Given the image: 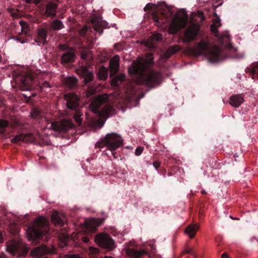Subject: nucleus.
Masks as SVG:
<instances>
[{
    "label": "nucleus",
    "instance_id": "4be33fe9",
    "mask_svg": "<svg viewBox=\"0 0 258 258\" xmlns=\"http://www.w3.org/2000/svg\"><path fill=\"white\" fill-rule=\"evenodd\" d=\"M34 78L31 76H27L21 80V87L22 90H27L30 89L32 86Z\"/></svg>",
    "mask_w": 258,
    "mask_h": 258
},
{
    "label": "nucleus",
    "instance_id": "aec40b11",
    "mask_svg": "<svg viewBox=\"0 0 258 258\" xmlns=\"http://www.w3.org/2000/svg\"><path fill=\"white\" fill-rule=\"evenodd\" d=\"M58 5L52 2L48 3L45 8V14L50 17H54L56 16V10Z\"/></svg>",
    "mask_w": 258,
    "mask_h": 258
},
{
    "label": "nucleus",
    "instance_id": "e2e57ef3",
    "mask_svg": "<svg viewBox=\"0 0 258 258\" xmlns=\"http://www.w3.org/2000/svg\"><path fill=\"white\" fill-rule=\"evenodd\" d=\"M202 192L203 194H204V193H205V191L204 190H203V191H202Z\"/></svg>",
    "mask_w": 258,
    "mask_h": 258
},
{
    "label": "nucleus",
    "instance_id": "37998d69",
    "mask_svg": "<svg viewBox=\"0 0 258 258\" xmlns=\"http://www.w3.org/2000/svg\"><path fill=\"white\" fill-rule=\"evenodd\" d=\"M63 258H83L78 254H69L66 255Z\"/></svg>",
    "mask_w": 258,
    "mask_h": 258
},
{
    "label": "nucleus",
    "instance_id": "b1692460",
    "mask_svg": "<svg viewBox=\"0 0 258 258\" xmlns=\"http://www.w3.org/2000/svg\"><path fill=\"white\" fill-rule=\"evenodd\" d=\"M78 79L74 77H69L64 80L65 85L69 89L75 88L78 85Z\"/></svg>",
    "mask_w": 258,
    "mask_h": 258
},
{
    "label": "nucleus",
    "instance_id": "423d86ee",
    "mask_svg": "<svg viewBox=\"0 0 258 258\" xmlns=\"http://www.w3.org/2000/svg\"><path fill=\"white\" fill-rule=\"evenodd\" d=\"M64 99L67 101V108L74 110V118L75 121L80 125L82 123L83 113L80 109V98L78 95L74 93H69L64 95Z\"/></svg>",
    "mask_w": 258,
    "mask_h": 258
},
{
    "label": "nucleus",
    "instance_id": "412c9836",
    "mask_svg": "<svg viewBox=\"0 0 258 258\" xmlns=\"http://www.w3.org/2000/svg\"><path fill=\"white\" fill-rule=\"evenodd\" d=\"M104 220V218H93L91 220L87 229L91 233L95 232L97 228L103 223Z\"/></svg>",
    "mask_w": 258,
    "mask_h": 258
},
{
    "label": "nucleus",
    "instance_id": "a211bd4d",
    "mask_svg": "<svg viewBox=\"0 0 258 258\" xmlns=\"http://www.w3.org/2000/svg\"><path fill=\"white\" fill-rule=\"evenodd\" d=\"M92 24L94 30L98 32L99 35L103 33V29L108 27V23L103 21L92 20Z\"/></svg>",
    "mask_w": 258,
    "mask_h": 258
},
{
    "label": "nucleus",
    "instance_id": "603ef678",
    "mask_svg": "<svg viewBox=\"0 0 258 258\" xmlns=\"http://www.w3.org/2000/svg\"><path fill=\"white\" fill-rule=\"evenodd\" d=\"M43 0H34V3L35 5H38V4H39Z\"/></svg>",
    "mask_w": 258,
    "mask_h": 258
},
{
    "label": "nucleus",
    "instance_id": "39448f33",
    "mask_svg": "<svg viewBox=\"0 0 258 258\" xmlns=\"http://www.w3.org/2000/svg\"><path fill=\"white\" fill-rule=\"evenodd\" d=\"M80 52L81 57L85 61L86 65L80 66L77 71L79 75L84 78V84H87L93 79V75L89 70V67L92 64L93 56L89 49L86 46L81 48Z\"/></svg>",
    "mask_w": 258,
    "mask_h": 258
},
{
    "label": "nucleus",
    "instance_id": "8fccbe9b",
    "mask_svg": "<svg viewBox=\"0 0 258 258\" xmlns=\"http://www.w3.org/2000/svg\"><path fill=\"white\" fill-rule=\"evenodd\" d=\"M3 241H4V239L3 237V235H2V233L0 232V243H2L3 242Z\"/></svg>",
    "mask_w": 258,
    "mask_h": 258
},
{
    "label": "nucleus",
    "instance_id": "a18cd8bd",
    "mask_svg": "<svg viewBox=\"0 0 258 258\" xmlns=\"http://www.w3.org/2000/svg\"><path fill=\"white\" fill-rule=\"evenodd\" d=\"M160 162L159 161H154L153 163L154 167L157 169L160 166Z\"/></svg>",
    "mask_w": 258,
    "mask_h": 258
},
{
    "label": "nucleus",
    "instance_id": "e433bc0d",
    "mask_svg": "<svg viewBox=\"0 0 258 258\" xmlns=\"http://www.w3.org/2000/svg\"><path fill=\"white\" fill-rule=\"evenodd\" d=\"M119 61V57L118 55L114 56V73L117 70Z\"/></svg>",
    "mask_w": 258,
    "mask_h": 258
},
{
    "label": "nucleus",
    "instance_id": "49530a36",
    "mask_svg": "<svg viewBox=\"0 0 258 258\" xmlns=\"http://www.w3.org/2000/svg\"><path fill=\"white\" fill-rule=\"evenodd\" d=\"M82 240L85 242V243H88L89 241V238L87 237V236H83L82 237Z\"/></svg>",
    "mask_w": 258,
    "mask_h": 258
},
{
    "label": "nucleus",
    "instance_id": "4d7b16f0",
    "mask_svg": "<svg viewBox=\"0 0 258 258\" xmlns=\"http://www.w3.org/2000/svg\"><path fill=\"white\" fill-rule=\"evenodd\" d=\"M148 5L149 4L147 5L146 6V7L144 8V10L145 11H147L149 9Z\"/></svg>",
    "mask_w": 258,
    "mask_h": 258
},
{
    "label": "nucleus",
    "instance_id": "9d476101",
    "mask_svg": "<svg viewBox=\"0 0 258 258\" xmlns=\"http://www.w3.org/2000/svg\"><path fill=\"white\" fill-rule=\"evenodd\" d=\"M94 240L100 247L109 249H112L113 240L106 233H100L96 234L94 238Z\"/></svg>",
    "mask_w": 258,
    "mask_h": 258
},
{
    "label": "nucleus",
    "instance_id": "473e14b6",
    "mask_svg": "<svg viewBox=\"0 0 258 258\" xmlns=\"http://www.w3.org/2000/svg\"><path fill=\"white\" fill-rule=\"evenodd\" d=\"M110 67V83L111 86H113V57L111 58L109 60Z\"/></svg>",
    "mask_w": 258,
    "mask_h": 258
},
{
    "label": "nucleus",
    "instance_id": "4c0bfd02",
    "mask_svg": "<svg viewBox=\"0 0 258 258\" xmlns=\"http://www.w3.org/2000/svg\"><path fill=\"white\" fill-rule=\"evenodd\" d=\"M50 87V84L47 81H44L40 86V88L42 90L46 88H49Z\"/></svg>",
    "mask_w": 258,
    "mask_h": 258
},
{
    "label": "nucleus",
    "instance_id": "dca6fc26",
    "mask_svg": "<svg viewBox=\"0 0 258 258\" xmlns=\"http://www.w3.org/2000/svg\"><path fill=\"white\" fill-rule=\"evenodd\" d=\"M47 30L45 28L38 29L37 37L35 39V41L38 45H44L47 43Z\"/></svg>",
    "mask_w": 258,
    "mask_h": 258
},
{
    "label": "nucleus",
    "instance_id": "052dcab7",
    "mask_svg": "<svg viewBox=\"0 0 258 258\" xmlns=\"http://www.w3.org/2000/svg\"><path fill=\"white\" fill-rule=\"evenodd\" d=\"M27 3L28 4H30L31 3L32 0H26Z\"/></svg>",
    "mask_w": 258,
    "mask_h": 258
},
{
    "label": "nucleus",
    "instance_id": "2eb2a0df",
    "mask_svg": "<svg viewBox=\"0 0 258 258\" xmlns=\"http://www.w3.org/2000/svg\"><path fill=\"white\" fill-rule=\"evenodd\" d=\"M64 216L57 211L54 212L51 215V221L55 226L62 227L66 224Z\"/></svg>",
    "mask_w": 258,
    "mask_h": 258
},
{
    "label": "nucleus",
    "instance_id": "864d4df0",
    "mask_svg": "<svg viewBox=\"0 0 258 258\" xmlns=\"http://www.w3.org/2000/svg\"><path fill=\"white\" fill-rule=\"evenodd\" d=\"M97 124L99 127H101L103 126V123H101L100 121H97Z\"/></svg>",
    "mask_w": 258,
    "mask_h": 258
},
{
    "label": "nucleus",
    "instance_id": "f257e3e1",
    "mask_svg": "<svg viewBox=\"0 0 258 258\" xmlns=\"http://www.w3.org/2000/svg\"><path fill=\"white\" fill-rule=\"evenodd\" d=\"M153 59L152 54L149 53L146 55V58L139 57L134 60L128 68V72L130 74L140 75L139 78L135 80L137 84H144L149 87H153L161 83V75L158 72L152 71L146 76L143 75V73L149 68Z\"/></svg>",
    "mask_w": 258,
    "mask_h": 258
},
{
    "label": "nucleus",
    "instance_id": "58836bf2",
    "mask_svg": "<svg viewBox=\"0 0 258 258\" xmlns=\"http://www.w3.org/2000/svg\"><path fill=\"white\" fill-rule=\"evenodd\" d=\"M145 45L149 48H153L154 47V44L152 42V40L148 39L147 41L145 42Z\"/></svg>",
    "mask_w": 258,
    "mask_h": 258
},
{
    "label": "nucleus",
    "instance_id": "c9c22d12",
    "mask_svg": "<svg viewBox=\"0 0 258 258\" xmlns=\"http://www.w3.org/2000/svg\"><path fill=\"white\" fill-rule=\"evenodd\" d=\"M40 111L36 108H33L31 112V116L34 118H37L40 116Z\"/></svg>",
    "mask_w": 258,
    "mask_h": 258
},
{
    "label": "nucleus",
    "instance_id": "6e6552de",
    "mask_svg": "<svg viewBox=\"0 0 258 258\" xmlns=\"http://www.w3.org/2000/svg\"><path fill=\"white\" fill-rule=\"evenodd\" d=\"M7 250L12 255L24 256L28 253L29 249L20 241L11 240L7 242Z\"/></svg>",
    "mask_w": 258,
    "mask_h": 258
},
{
    "label": "nucleus",
    "instance_id": "3c124183",
    "mask_svg": "<svg viewBox=\"0 0 258 258\" xmlns=\"http://www.w3.org/2000/svg\"><path fill=\"white\" fill-rule=\"evenodd\" d=\"M43 0H34V3L35 5H38V4H39Z\"/></svg>",
    "mask_w": 258,
    "mask_h": 258
},
{
    "label": "nucleus",
    "instance_id": "393cba45",
    "mask_svg": "<svg viewBox=\"0 0 258 258\" xmlns=\"http://www.w3.org/2000/svg\"><path fill=\"white\" fill-rule=\"evenodd\" d=\"M126 253L132 258H141L142 255L146 254L144 250H136L134 249H128L126 250Z\"/></svg>",
    "mask_w": 258,
    "mask_h": 258
},
{
    "label": "nucleus",
    "instance_id": "bf43d9fd",
    "mask_svg": "<svg viewBox=\"0 0 258 258\" xmlns=\"http://www.w3.org/2000/svg\"><path fill=\"white\" fill-rule=\"evenodd\" d=\"M86 91L85 92V93L86 94ZM86 97L88 99L89 98H88L86 95H85ZM90 99H87V101H90V102H91V100L92 99V98H89Z\"/></svg>",
    "mask_w": 258,
    "mask_h": 258
},
{
    "label": "nucleus",
    "instance_id": "680f3d73",
    "mask_svg": "<svg viewBox=\"0 0 258 258\" xmlns=\"http://www.w3.org/2000/svg\"><path fill=\"white\" fill-rule=\"evenodd\" d=\"M105 258H113V257H112V256H109V257H108V256H105Z\"/></svg>",
    "mask_w": 258,
    "mask_h": 258
},
{
    "label": "nucleus",
    "instance_id": "cd10ccee",
    "mask_svg": "<svg viewBox=\"0 0 258 258\" xmlns=\"http://www.w3.org/2000/svg\"><path fill=\"white\" fill-rule=\"evenodd\" d=\"M181 47L178 45L171 46L167 50L165 55L166 57H169L171 54H173L180 50Z\"/></svg>",
    "mask_w": 258,
    "mask_h": 258
},
{
    "label": "nucleus",
    "instance_id": "5fc2aeb1",
    "mask_svg": "<svg viewBox=\"0 0 258 258\" xmlns=\"http://www.w3.org/2000/svg\"><path fill=\"white\" fill-rule=\"evenodd\" d=\"M221 258H228V256L226 253H224L222 254Z\"/></svg>",
    "mask_w": 258,
    "mask_h": 258
},
{
    "label": "nucleus",
    "instance_id": "7ed1b4c3",
    "mask_svg": "<svg viewBox=\"0 0 258 258\" xmlns=\"http://www.w3.org/2000/svg\"><path fill=\"white\" fill-rule=\"evenodd\" d=\"M26 232L30 241H35L47 234L49 231L48 221L44 217H39L26 226Z\"/></svg>",
    "mask_w": 258,
    "mask_h": 258
},
{
    "label": "nucleus",
    "instance_id": "72a5a7b5",
    "mask_svg": "<svg viewBox=\"0 0 258 258\" xmlns=\"http://www.w3.org/2000/svg\"><path fill=\"white\" fill-rule=\"evenodd\" d=\"M89 254L92 256H95L96 254H98L99 253V250L97 248L90 247L89 248Z\"/></svg>",
    "mask_w": 258,
    "mask_h": 258
},
{
    "label": "nucleus",
    "instance_id": "09e8293b",
    "mask_svg": "<svg viewBox=\"0 0 258 258\" xmlns=\"http://www.w3.org/2000/svg\"><path fill=\"white\" fill-rule=\"evenodd\" d=\"M192 249L190 248H187L184 250V252L187 253H192Z\"/></svg>",
    "mask_w": 258,
    "mask_h": 258
},
{
    "label": "nucleus",
    "instance_id": "a19ab883",
    "mask_svg": "<svg viewBox=\"0 0 258 258\" xmlns=\"http://www.w3.org/2000/svg\"><path fill=\"white\" fill-rule=\"evenodd\" d=\"M90 29V28H89L87 27H85L83 28L82 29H81L80 33L82 35L84 36L86 34V33L88 31H89V30Z\"/></svg>",
    "mask_w": 258,
    "mask_h": 258
},
{
    "label": "nucleus",
    "instance_id": "ea45409f",
    "mask_svg": "<svg viewBox=\"0 0 258 258\" xmlns=\"http://www.w3.org/2000/svg\"><path fill=\"white\" fill-rule=\"evenodd\" d=\"M144 150L143 147H137L135 151V154L137 156H140L143 152Z\"/></svg>",
    "mask_w": 258,
    "mask_h": 258
},
{
    "label": "nucleus",
    "instance_id": "13d9d810",
    "mask_svg": "<svg viewBox=\"0 0 258 258\" xmlns=\"http://www.w3.org/2000/svg\"><path fill=\"white\" fill-rule=\"evenodd\" d=\"M86 91L85 92V93L86 94ZM86 97L88 99L89 98H88L86 95H85ZM90 99H87V101H90V102H91V100L92 99V98H89Z\"/></svg>",
    "mask_w": 258,
    "mask_h": 258
},
{
    "label": "nucleus",
    "instance_id": "c03bdc74",
    "mask_svg": "<svg viewBox=\"0 0 258 258\" xmlns=\"http://www.w3.org/2000/svg\"><path fill=\"white\" fill-rule=\"evenodd\" d=\"M152 17L155 22H158V23L160 22L159 17L157 15H156L155 14H153L152 15Z\"/></svg>",
    "mask_w": 258,
    "mask_h": 258
},
{
    "label": "nucleus",
    "instance_id": "f8f14e48",
    "mask_svg": "<svg viewBox=\"0 0 258 258\" xmlns=\"http://www.w3.org/2000/svg\"><path fill=\"white\" fill-rule=\"evenodd\" d=\"M53 250V249L43 244L33 248L30 252V255L33 258H47L46 254L52 253Z\"/></svg>",
    "mask_w": 258,
    "mask_h": 258
},
{
    "label": "nucleus",
    "instance_id": "5701e85b",
    "mask_svg": "<svg viewBox=\"0 0 258 258\" xmlns=\"http://www.w3.org/2000/svg\"><path fill=\"white\" fill-rule=\"evenodd\" d=\"M244 102L243 98L240 95H235L229 99V104L234 107H238Z\"/></svg>",
    "mask_w": 258,
    "mask_h": 258
},
{
    "label": "nucleus",
    "instance_id": "1a4fd4ad",
    "mask_svg": "<svg viewBox=\"0 0 258 258\" xmlns=\"http://www.w3.org/2000/svg\"><path fill=\"white\" fill-rule=\"evenodd\" d=\"M104 147L107 148V150L103 151L104 154L110 158L109 153L107 152L108 151L110 153L111 155L113 156V133L107 134L105 137L95 144L96 148L102 149Z\"/></svg>",
    "mask_w": 258,
    "mask_h": 258
},
{
    "label": "nucleus",
    "instance_id": "f03ea898",
    "mask_svg": "<svg viewBox=\"0 0 258 258\" xmlns=\"http://www.w3.org/2000/svg\"><path fill=\"white\" fill-rule=\"evenodd\" d=\"M97 89L95 86L89 85L86 90V96L92 98L89 108L94 113L106 119L111 115L113 110V106L109 102L110 96L107 94L95 96Z\"/></svg>",
    "mask_w": 258,
    "mask_h": 258
},
{
    "label": "nucleus",
    "instance_id": "de8ad7c7",
    "mask_svg": "<svg viewBox=\"0 0 258 258\" xmlns=\"http://www.w3.org/2000/svg\"><path fill=\"white\" fill-rule=\"evenodd\" d=\"M198 14L199 15V16L201 19V20H203L204 19V14L202 12H198Z\"/></svg>",
    "mask_w": 258,
    "mask_h": 258
},
{
    "label": "nucleus",
    "instance_id": "ddd939ff",
    "mask_svg": "<svg viewBox=\"0 0 258 258\" xmlns=\"http://www.w3.org/2000/svg\"><path fill=\"white\" fill-rule=\"evenodd\" d=\"M199 25L197 24H191L185 31L183 42L188 43L194 40L199 31Z\"/></svg>",
    "mask_w": 258,
    "mask_h": 258
},
{
    "label": "nucleus",
    "instance_id": "0eeeda50",
    "mask_svg": "<svg viewBox=\"0 0 258 258\" xmlns=\"http://www.w3.org/2000/svg\"><path fill=\"white\" fill-rule=\"evenodd\" d=\"M187 22V16L185 11L181 10L177 12L173 17L168 28L170 34L176 33L185 27Z\"/></svg>",
    "mask_w": 258,
    "mask_h": 258
},
{
    "label": "nucleus",
    "instance_id": "6ab92c4d",
    "mask_svg": "<svg viewBox=\"0 0 258 258\" xmlns=\"http://www.w3.org/2000/svg\"><path fill=\"white\" fill-rule=\"evenodd\" d=\"M12 130L13 128L8 120L0 119V133L2 135L6 136Z\"/></svg>",
    "mask_w": 258,
    "mask_h": 258
},
{
    "label": "nucleus",
    "instance_id": "f704fd0d",
    "mask_svg": "<svg viewBox=\"0 0 258 258\" xmlns=\"http://www.w3.org/2000/svg\"><path fill=\"white\" fill-rule=\"evenodd\" d=\"M108 59V55L106 53H102L98 56V60L101 62L107 61Z\"/></svg>",
    "mask_w": 258,
    "mask_h": 258
},
{
    "label": "nucleus",
    "instance_id": "9b49d317",
    "mask_svg": "<svg viewBox=\"0 0 258 258\" xmlns=\"http://www.w3.org/2000/svg\"><path fill=\"white\" fill-rule=\"evenodd\" d=\"M59 48L60 50L64 51L61 56V63H72L75 61L76 54L72 49L65 44L59 45Z\"/></svg>",
    "mask_w": 258,
    "mask_h": 258
},
{
    "label": "nucleus",
    "instance_id": "4468645a",
    "mask_svg": "<svg viewBox=\"0 0 258 258\" xmlns=\"http://www.w3.org/2000/svg\"><path fill=\"white\" fill-rule=\"evenodd\" d=\"M52 128L59 132H67L70 128L74 127V125L70 120L63 119L58 122H53L51 124Z\"/></svg>",
    "mask_w": 258,
    "mask_h": 258
},
{
    "label": "nucleus",
    "instance_id": "2f4dec72",
    "mask_svg": "<svg viewBox=\"0 0 258 258\" xmlns=\"http://www.w3.org/2000/svg\"><path fill=\"white\" fill-rule=\"evenodd\" d=\"M125 78V76L123 74H120L118 76H114V86L119 85Z\"/></svg>",
    "mask_w": 258,
    "mask_h": 258
},
{
    "label": "nucleus",
    "instance_id": "f3484780",
    "mask_svg": "<svg viewBox=\"0 0 258 258\" xmlns=\"http://www.w3.org/2000/svg\"><path fill=\"white\" fill-rule=\"evenodd\" d=\"M33 140V135L31 133L20 134L15 136L11 139V142L13 143H17L20 141L23 142H31Z\"/></svg>",
    "mask_w": 258,
    "mask_h": 258
},
{
    "label": "nucleus",
    "instance_id": "7c9ffc66",
    "mask_svg": "<svg viewBox=\"0 0 258 258\" xmlns=\"http://www.w3.org/2000/svg\"><path fill=\"white\" fill-rule=\"evenodd\" d=\"M221 26L220 19L217 18L214 20L213 23L211 26V29L212 32H215L217 28Z\"/></svg>",
    "mask_w": 258,
    "mask_h": 258
},
{
    "label": "nucleus",
    "instance_id": "c85d7f7f",
    "mask_svg": "<svg viewBox=\"0 0 258 258\" xmlns=\"http://www.w3.org/2000/svg\"><path fill=\"white\" fill-rule=\"evenodd\" d=\"M51 28L54 30H59L64 27L63 23L58 19H56L51 22Z\"/></svg>",
    "mask_w": 258,
    "mask_h": 258
},
{
    "label": "nucleus",
    "instance_id": "6e6d98bb",
    "mask_svg": "<svg viewBox=\"0 0 258 258\" xmlns=\"http://www.w3.org/2000/svg\"><path fill=\"white\" fill-rule=\"evenodd\" d=\"M161 39V35H158L157 36H156V39L158 40L159 39Z\"/></svg>",
    "mask_w": 258,
    "mask_h": 258
},
{
    "label": "nucleus",
    "instance_id": "c756f323",
    "mask_svg": "<svg viewBox=\"0 0 258 258\" xmlns=\"http://www.w3.org/2000/svg\"><path fill=\"white\" fill-rule=\"evenodd\" d=\"M123 145V140L118 134L114 133V150L122 146Z\"/></svg>",
    "mask_w": 258,
    "mask_h": 258
},
{
    "label": "nucleus",
    "instance_id": "a878e982",
    "mask_svg": "<svg viewBox=\"0 0 258 258\" xmlns=\"http://www.w3.org/2000/svg\"><path fill=\"white\" fill-rule=\"evenodd\" d=\"M199 228V225L198 224L190 225L186 227L185 232L190 238H193Z\"/></svg>",
    "mask_w": 258,
    "mask_h": 258
},
{
    "label": "nucleus",
    "instance_id": "79ce46f5",
    "mask_svg": "<svg viewBox=\"0 0 258 258\" xmlns=\"http://www.w3.org/2000/svg\"><path fill=\"white\" fill-rule=\"evenodd\" d=\"M20 24L22 27V31L25 33H26L27 32L25 30V27L27 26V23L24 21H21L20 22Z\"/></svg>",
    "mask_w": 258,
    "mask_h": 258
},
{
    "label": "nucleus",
    "instance_id": "20e7f679",
    "mask_svg": "<svg viewBox=\"0 0 258 258\" xmlns=\"http://www.w3.org/2000/svg\"><path fill=\"white\" fill-rule=\"evenodd\" d=\"M191 50L196 55H205L211 62H217L221 58L220 48L216 46L211 47L209 43L205 41H201Z\"/></svg>",
    "mask_w": 258,
    "mask_h": 258
},
{
    "label": "nucleus",
    "instance_id": "bb28decb",
    "mask_svg": "<svg viewBox=\"0 0 258 258\" xmlns=\"http://www.w3.org/2000/svg\"><path fill=\"white\" fill-rule=\"evenodd\" d=\"M108 77V70L104 67H101L97 73V77L101 80H105Z\"/></svg>",
    "mask_w": 258,
    "mask_h": 258
}]
</instances>
